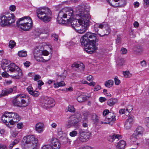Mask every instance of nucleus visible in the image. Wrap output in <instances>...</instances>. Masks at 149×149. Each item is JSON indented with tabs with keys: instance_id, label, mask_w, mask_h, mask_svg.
<instances>
[{
	"instance_id": "f257e3e1",
	"label": "nucleus",
	"mask_w": 149,
	"mask_h": 149,
	"mask_svg": "<svg viewBox=\"0 0 149 149\" xmlns=\"http://www.w3.org/2000/svg\"><path fill=\"white\" fill-rule=\"evenodd\" d=\"M98 41V40L96 38V35L90 32L86 33L81 37L80 40L81 45L85 47V51L90 54H92L97 49L95 43Z\"/></svg>"
},
{
	"instance_id": "f03ea898",
	"label": "nucleus",
	"mask_w": 149,
	"mask_h": 149,
	"mask_svg": "<svg viewBox=\"0 0 149 149\" xmlns=\"http://www.w3.org/2000/svg\"><path fill=\"white\" fill-rule=\"evenodd\" d=\"M76 16H79L80 18L77 19H73L72 17L71 19L68 21L67 22H70L72 27L76 31V29L81 26V25L82 24L83 22L87 19L86 16H89V7L88 6H79L76 10Z\"/></svg>"
},
{
	"instance_id": "7ed1b4c3",
	"label": "nucleus",
	"mask_w": 149,
	"mask_h": 149,
	"mask_svg": "<svg viewBox=\"0 0 149 149\" xmlns=\"http://www.w3.org/2000/svg\"><path fill=\"white\" fill-rule=\"evenodd\" d=\"M16 25L19 29L24 31L31 30L33 27V22L29 16H25L19 19L16 22Z\"/></svg>"
},
{
	"instance_id": "20e7f679",
	"label": "nucleus",
	"mask_w": 149,
	"mask_h": 149,
	"mask_svg": "<svg viewBox=\"0 0 149 149\" xmlns=\"http://www.w3.org/2000/svg\"><path fill=\"white\" fill-rule=\"evenodd\" d=\"M73 11L72 9L63 8L58 13L57 21L60 24H65L73 17Z\"/></svg>"
},
{
	"instance_id": "39448f33",
	"label": "nucleus",
	"mask_w": 149,
	"mask_h": 149,
	"mask_svg": "<svg viewBox=\"0 0 149 149\" xmlns=\"http://www.w3.org/2000/svg\"><path fill=\"white\" fill-rule=\"evenodd\" d=\"M36 13L38 18L44 22H48L51 20L52 13L48 8H39L37 9Z\"/></svg>"
},
{
	"instance_id": "423d86ee",
	"label": "nucleus",
	"mask_w": 149,
	"mask_h": 149,
	"mask_svg": "<svg viewBox=\"0 0 149 149\" xmlns=\"http://www.w3.org/2000/svg\"><path fill=\"white\" fill-rule=\"evenodd\" d=\"M94 29L95 31L98 33V34L101 37L108 35L111 31L108 24L105 22L95 24L94 25Z\"/></svg>"
},
{
	"instance_id": "0eeeda50",
	"label": "nucleus",
	"mask_w": 149,
	"mask_h": 149,
	"mask_svg": "<svg viewBox=\"0 0 149 149\" xmlns=\"http://www.w3.org/2000/svg\"><path fill=\"white\" fill-rule=\"evenodd\" d=\"M15 17L13 13H8L0 17V25L1 26H10L15 21Z\"/></svg>"
},
{
	"instance_id": "6e6552de",
	"label": "nucleus",
	"mask_w": 149,
	"mask_h": 149,
	"mask_svg": "<svg viewBox=\"0 0 149 149\" xmlns=\"http://www.w3.org/2000/svg\"><path fill=\"white\" fill-rule=\"evenodd\" d=\"M30 100L28 97L23 95L19 94L13 100V103L16 106L25 107L28 105L29 102H30Z\"/></svg>"
},
{
	"instance_id": "1a4fd4ad",
	"label": "nucleus",
	"mask_w": 149,
	"mask_h": 149,
	"mask_svg": "<svg viewBox=\"0 0 149 149\" xmlns=\"http://www.w3.org/2000/svg\"><path fill=\"white\" fill-rule=\"evenodd\" d=\"M81 118V115L77 113L70 116L66 123V125L67 127H75L78 125L79 122Z\"/></svg>"
},
{
	"instance_id": "9d476101",
	"label": "nucleus",
	"mask_w": 149,
	"mask_h": 149,
	"mask_svg": "<svg viewBox=\"0 0 149 149\" xmlns=\"http://www.w3.org/2000/svg\"><path fill=\"white\" fill-rule=\"evenodd\" d=\"M7 69H6L7 71H8L9 70L11 72H18V74L17 75L12 76L13 78L18 79L22 77V70L14 63H10V64L7 66Z\"/></svg>"
},
{
	"instance_id": "9b49d317",
	"label": "nucleus",
	"mask_w": 149,
	"mask_h": 149,
	"mask_svg": "<svg viewBox=\"0 0 149 149\" xmlns=\"http://www.w3.org/2000/svg\"><path fill=\"white\" fill-rule=\"evenodd\" d=\"M79 137L77 139L78 141L83 142L87 141L91 135L90 132L83 130H80Z\"/></svg>"
},
{
	"instance_id": "f8f14e48",
	"label": "nucleus",
	"mask_w": 149,
	"mask_h": 149,
	"mask_svg": "<svg viewBox=\"0 0 149 149\" xmlns=\"http://www.w3.org/2000/svg\"><path fill=\"white\" fill-rule=\"evenodd\" d=\"M90 15L88 16H86L85 20L83 22L82 24L81 25V26L76 29V31L79 33L82 34L84 33L87 30V28L89 26L90 23Z\"/></svg>"
},
{
	"instance_id": "ddd939ff",
	"label": "nucleus",
	"mask_w": 149,
	"mask_h": 149,
	"mask_svg": "<svg viewBox=\"0 0 149 149\" xmlns=\"http://www.w3.org/2000/svg\"><path fill=\"white\" fill-rule=\"evenodd\" d=\"M24 138V139H26V143L31 144L30 146L32 147V149H37L38 140L34 135H29L26 137Z\"/></svg>"
},
{
	"instance_id": "4468645a",
	"label": "nucleus",
	"mask_w": 149,
	"mask_h": 149,
	"mask_svg": "<svg viewBox=\"0 0 149 149\" xmlns=\"http://www.w3.org/2000/svg\"><path fill=\"white\" fill-rule=\"evenodd\" d=\"M1 120L6 125H8L9 124L13 125L12 123V120L10 117V113L8 112H6L1 117Z\"/></svg>"
},
{
	"instance_id": "2eb2a0df",
	"label": "nucleus",
	"mask_w": 149,
	"mask_h": 149,
	"mask_svg": "<svg viewBox=\"0 0 149 149\" xmlns=\"http://www.w3.org/2000/svg\"><path fill=\"white\" fill-rule=\"evenodd\" d=\"M116 116L115 114L112 113H109L108 117L105 119V121L107 122L104 123L105 124H109L112 125L116 120Z\"/></svg>"
},
{
	"instance_id": "dca6fc26",
	"label": "nucleus",
	"mask_w": 149,
	"mask_h": 149,
	"mask_svg": "<svg viewBox=\"0 0 149 149\" xmlns=\"http://www.w3.org/2000/svg\"><path fill=\"white\" fill-rule=\"evenodd\" d=\"M134 120V117L132 116H129L124 125V127L126 129H129L131 127Z\"/></svg>"
},
{
	"instance_id": "f3484780",
	"label": "nucleus",
	"mask_w": 149,
	"mask_h": 149,
	"mask_svg": "<svg viewBox=\"0 0 149 149\" xmlns=\"http://www.w3.org/2000/svg\"><path fill=\"white\" fill-rule=\"evenodd\" d=\"M51 143V147L52 149H59L61 146V144L58 140L55 138H53L50 141Z\"/></svg>"
},
{
	"instance_id": "a211bd4d",
	"label": "nucleus",
	"mask_w": 149,
	"mask_h": 149,
	"mask_svg": "<svg viewBox=\"0 0 149 149\" xmlns=\"http://www.w3.org/2000/svg\"><path fill=\"white\" fill-rule=\"evenodd\" d=\"M71 67L72 69H76V70L81 72L83 71L84 69V66L83 64L80 65L75 62L72 64Z\"/></svg>"
},
{
	"instance_id": "6ab92c4d",
	"label": "nucleus",
	"mask_w": 149,
	"mask_h": 149,
	"mask_svg": "<svg viewBox=\"0 0 149 149\" xmlns=\"http://www.w3.org/2000/svg\"><path fill=\"white\" fill-rule=\"evenodd\" d=\"M9 113L12 121L11 123L13 124V125L20 120L19 116L17 113L14 112Z\"/></svg>"
},
{
	"instance_id": "aec40b11",
	"label": "nucleus",
	"mask_w": 149,
	"mask_h": 149,
	"mask_svg": "<svg viewBox=\"0 0 149 149\" xmlns=\"http://www.w3.org/2000/svg\"><path fill=\"white\" fill-rule=\"evenodd\" d=\"M122 136L116 134H113L112 135H109L108 138V140L110 142H113L115 140H118L122 138Z\"/></svg>"
},
{
	"instance_id": "412c9836",
	"label": "nucleus",
	"mask_w": 149,
	"mask_h": 149,
	"mask_svg": "<svg viewBox=\"0 0 149 149\" xmlns=\"http://www.w3.org/2000/svg\"><path fill=\"white\" fill-rule=\"evenodd\" d=\"M144 131L143 128L141 126L138 127L133 134V136L137 135L139 137L142 136Z\"/></svg>"
},
{
	"instance_id": "4be33fe9",
	"label": "nucleus",
	"mask_w": 149,
	"mask_h": 149,
	"mask_svg": "<svg viewBox=\"0 0 149 149\" xmlns=\"http://www.w3.org/2000/svg\"><path fill=\"white\" fill-rule=\"evenodd\" d=\"M117 65L119 67L122 66L125 62V59L121 56H117L116 58Z\"/></svg>"
},
{
	"instance_id": "5701e85b",
	"label": "nucleus",
	"mask_w": 149,
	"mask_h": 149,
	"mask_svg": "<svg viewBox=\"0 0 149 149\" xmlns=\"http://www.w3.org/2000/svg\"><path fill=\"white\" fill-rule=\"evenodd\" d=\"M42 47L41 45L37 46L35 48L33 53L34 56H36V55H42Z\"/></svg>"
},
{
	"instance_id": "b1692460",
	"label": "nucleus",
	"mask_w": 149,
	"mask_h": 149,
	"mask_svg": "<svg viewBox=\"0 0 149 149\" xmlns=\"http://www.w3.org/2000/svg\"><path fill=\"white\" fill-rule=\"evenodd\" d=\"M126 145V142L123 140H121L118 142L116 146L118 149H124Z\"/></svg>"
},
{
	"instance_id": "393cba45",
	"label": "nucleus",
	"mask_w": 149,
	"mask_h": 149,
	"mask_svg": "<svg viewBox=\"0 0 149 149\" xmlns=\"http://www.w3.org/2000/svg\"><path fill=\"white\" fill-rule=\"evenodd\" d=\"M13 92V89L12 88L8 89H5L2 91L1 94H0V97L2 96H5L10 94Z\"/></svg>"
},
{
	"instance_id": "a878e982",
	"label": "nucleus",
	"mask_w": 149,
	"mask_h": 149,
	"mask_svg": "<svg viewBox=\"0 0 149 149\" xmlns=\"http://www.w3.org/2000/svg\"><path fill=\"white\" fill-rule=\"evenodd\" d=\"M126 2L125 0H119L118 3H116L115 4L111 3V5L113 6L117 7H124L126 4Z\"/></svg>"
},
{
	"instance_id": "bb28decb",
	"label": "nucleus",
	"mask_w": 149,
	"mask_h": 149,
	"mask_svg": "<svg viewBox=\"0 0 149 149\" xmlns=\"http://www.w3.org/2000/svg\"><path fill=\"white\" fill-rule=\"evenodd\" d=\"M44 125L41 123H39L36 125V130L39 133L42 132L43 130Z\"/></svg>"
},
{
	"instance_id": "cd10ccee",
	"label": "nucleus",
	"mask_w": 149,
	"mask_h": 149,
	"mask_svg": "<svg viewBox=\"0 0 149 149\" xmlns=\"http://www.w3.org/2000/svg\"><path fill=\"white\" fill-rule=\"evenodd\" d=\"M48 100L47 99V97H45L41 102V106L44 108L47 109L50 108L49 105V104Z\"/></svg>"
},
{
	"instance_id": "c85d7f7f",
	"label": "nucleus",
	"mask_w": 149,
	"mask_h": 149,
	"mask_svg": "<svg viewBox=\"0 0 149 149\" xmlns=\"http://www.w3.org/2000/svg\"><path fill=\"white\" fill-rule=\"evenodd\" d=\"M9 62L10 63V61L6 59H3L1 61V66L2 69L4 71H6L7 69L6 66L9 63Z\"/></svg>"
},
{
	"instance_id": "c756f323",
	"label": "nucleus",
	"mask_w": 149,
	"mask_h": 149,
	"mask_svg": "<svg viewBox=\"0 0 149 149\" xmlns=\"http://www.w3.org/2000/svg\"><path fill=\"white\" fill-rule=\"evenodd\" d=\"M118 102L116 98H111L109 99L107 102V104L110 106H112Z\"/></svg>"
},
{
	"instance_id": "7c9ffc66",
	"label": "nucleus",
	"mask_w": 149,
	"mask_h": 149,
	"mask_svg": "<svg viewBox=\"0 0 149 149\" xmlns=\"http://www.w3.org/2000/svg\"><path fill=\"white\" fill-rule=\"evenodd\" d=\"M47 99L48 101L49 104V105L50 107H54L55 105V101L54 99L51 97H47Z\"/></svg>"
},
{
	"instance_id": "2f4dec72",
	"label": "nucleus",
	"mask_w": 149,
	"mask_h": 149,
	"mask_svg": "<svg viewBox=\"0 0 149 149\" xmlns=\"http://www.w3.org/2000/svg\"><path fill=\"white\" fill-rule=\"evenodd\" d=\"M34 58L36 61L41 62H45L49 60L51 58L49 57L48 59H44L42 56H34Z\"/></svg>"
},
{
	"instance_id": "473e14b6",
	"label": "nucleus",
	"mask_w": 149,
	"mask_h": 149,
	"mask_svg": "<svg viewBox=\"0 0 149 149\" xmlns=\"http://www.w3.org/2000/svg\"><path fill=\"white\" fill-rule=\"evenodd\" d=\"M113 84V80H110L106 81L104 83L105 86L108 88H110Z\"/></svg>"
},
{
	"instance_id": "72a5a7b5",
	"label": "nucleus",
	"mask_w": 149,
	"mask_h": 149,
	"mask_svg": "<svg viewBox=\"0 0 149 149\" xmlns=\"http://www.w3.org/2000/svg\"><path fill=\"white\" fill-rule=\"evenodd\" d=\"M86 99V97L85 96L81 95L78 97L77 100L78 102H81L85 100Z\"/></svg>"
},
{
	"instance_id": "f704fd0d",
	"label": "nucleus",
	"mask_w": 149,
	"mask_h": 149,
	"mask_svg": "<svg viewBox=\"0 0 149 149\" xmlns=\"http://www.w3.org/2000/svg\"><path fill=\"white\" fill-rule=\"evenodd\" d=\"M92 119L94 123L96 125L98 122L99 119L98 116L95 113L92 115Z\"/></svg>"
},
{
	"instance_id": "c9c22d12",
	"label": "nucleus",
	"mask_w": 149,
	"mask_h": 149,
	"mask_svg": "<svg viewBox=\"0 0 149 149\" xmlns=\"http://www.w3.org/2000/svg\"><path fill=\"white\" fill-rule=\"evenodd\" d=\"M54 87L58 88L59 86H62L65 85V84L63 81H61L59 83H57L54 84Z\"/></svg>"
},
{
	"instance_id": "e433bc0d",
	"label": "nucleus",
	"mask_w": 149,
	"mask_h": 149,
	"mask_svg": "<svg viewBox=\"0 0 149 149\" xmlns=\"http://www.w3.org/2000/svg\"><path fill=\"white\" fill-rule=\"evenodd\" d=\"M18 56H27V52L24 50L19 51L18 53Z\"/></svg>"
},
{
	"instance_id": "4c0bfd02",
	"label": "nucleus",
	"mask_w": 149,
	"mask_h": 149,
	"mask_svg": "<svg viewBox=\"0 0 149 149\" xmlns=\"http://www.w3.org/2000/svg\"><path fill=\"white\" fill-rule=\"evenodd\" d=\"M16 45L15 42L13 40H10L9 43V47L11 49L13 48Z\"/></svg>"
},
{
	"instance_id": "58836bf2",
	"label": "nucleus",
	"mask_w": 149,
	"mask_h": 149,
	"mask_svg": "<svg viewBox=\"0 0 149 149\" xmlns=\"http://www.w3.org/2000/svg\"><path fill=\"white\" fill-rule=\"evenodd\" d=\"M67 111H69L71 112H75V109L74 106L69 105L67 109Z\"/></svg>"
},
{
	"instance_id": "ea45409f",
	"label": "nucleus",
	"mask_w": 149,
	"mask_h": 149,
	"mask_svg": "<svg viewBox=\"0 0 149 149\" xmlns=\"http://www.w3.org/2000/svg\"><path fill=\"white\" fill-rule=\"evenodd\" d=\"M123 74L125 78H129L130 77L132 74H131L128 71H125V72H123Z\"/></svg>"
},
{
	"instance_id": "a19ab883",
	"label": "nucleus",
	"mask_w": 149,
	"mask_h": 149,
	"mask_svg": "<svg viewBox=\"0 0 149 149\" xmlns=\"http://www.w3.org/2000/svg\"><path fill=\"white\" fill-rule=\"evenodd\" d=\"M121 42V37L120 35L117 36V38L116 39V43L117 45H119Z\"/></svg>"
},
{
	"instance_id": "79ce46f5",
	"label": "nucleus",
	"mask_w": 149,
	"mask_h": 149,
	"mask_svg": "<svg viewBox=\"0 0 149 149\" xmlns=\"http://www.w3.org/2000/svg\"><path fill=\"white\" fill-rule=\"evenodd\" d=\"M32 93H30V94L33 95V96L35 97H36L38 96L39 95V92L37 91H32Z\"/></svg>"
},
{
	"instance_id": "37998d69",
	"label": "nucleus",
	"mask_w": 149,
	"mask_h": 149,
	"mask_svg": "<svg viewBox=\"0 0 149 149\" xmlns=\"http://www.w3.org/2000/svg\"><path fill=\"white\" fill-rule=\"evenodd\" d=\"M143 51V48L142 47L139 46L137 47L136 52L138 54H140L142 53Z\"/></svg>"
},
{
	"instance_id": "c03bdc74",
	"label": "nucleus",
	"mask_w": 149,
	"mask_h": 149,
	"mask_svg": "<svg viewBox=\"0 0 149 149\" xmlns=\"http://www.w3.org/2000/svg\"><path fill=\"white\" fill-rule=\"evenodd\" d=\"M77 133L76 131H73L71 132H70V136L73 137H74L77 135Z\"/></svg>"
},
{
	"instance_id": "a18cd8bd",
	"label": "nucleus",
	"mask_w": 149,
	"mask_h": 149,
	"mask_svg": "<svg viewBox=\"0 0 149 149\" xmlns=\"http://www.w3.org/2000/svg\"><path fill=\"white\" fill-rule=\"evenodd\" d=\"M58 35L55 33H54L52 35V38L54 41H57L58 40Z\"/></svg>"
},
{
	"instance_id": "49530a36",
	"label": "nucleus",
	"mask_w": 149,
	"mask_h": 149,
	"mask_svg": "<svg viewBox=\"0 0 149 149\" xmlns=\"http://www.w3.org/2000/svg\"><path fill=\"white\" fill-rule=\"evenodd\" d=\"M133 109V107L132 105H128L126 108V110L129 112H131Z\"/></svg>"
},
{
	"instance_id": "de8ad7c7",
	"label": "nucleus",
	"mask_w": 149,
	"mask_h": 149,
	"mask_svg": "<svg viewBox=\"0 0 149 149\" xmlns=\"http://www.w3.org/2000/svg\"><path fill=\"white\" fill-rule=\"evenodd\" d=\"M114 80L115 83L116 85H118L120 83V81L118 79L117 77H115L114 78Z\"/></svg>"
},
{
	"instance_id": "09e8293b",
	"label": "nucleus",
	"mask_w": 149,
	"mask_h": 149,
	"mask_svg": "<svg viewBox=\"0 0 149 149\" xmlns=\"http://www.w3.org/2000/svg\"><path fill=\"white\" fill-rule=\"evenodd\" d=\"M139 136L137 135L133 136V134L132 135V136L131 137V140L133 141H135L138 138H139Z\"/></svg>"
},
{
	"instance_id": "8fccbe9b",
	"label": "nucleus",
	"mask_w": 149,
	"mask_h": 149,
	"mask_svg": "<svg viewBox=\"0 0 149 149\" xmlns=\"http://www.w3.org/2000/svg\"><path fill=\"white\" fill-rule=\"evenodd\" d=\"M143 5L146 8L149 6V0H143Z\"/></svg>"
},
{
	"instance_id": "3c124183",
	"label": "nucleus",
	"mask_w": 149,
	"mask_h": 149,
	"mask_svg": "<svg viewBox=\"0 0 149 149\" xmlns=\"http://www.w3.org/2000/svg\"><path fill=\"white\" fill-rule=\"evenodd\" d=\"M110 113H111L109 112V111L108 110L106 109L103 112V115L104 116H107V117H108V114Z\"/></svg>"
},
{
	"instance_id": "603ef678",
	"label": "nucleus",
	"mask_w": 149,
	"mask_h": 149,
	"mask_svg": "<svg viewBox=\"0 0 149 149\" xmlns=\"http://www.w3.org/2000/svg\"><path fill=\"white\" fill-rule=\"evenodd\" d=\"M83 115L84 116V119L85 120H86L88 118L89 115L90 113H89L87 112H85L83 113Z\"/></svg>"
},
{
	"instance_id": "864d4df0",
	"label": "nucleus",
	"mask_w": 149,
	"mask_h": 149,
	"mask_svg": "<svg viewBox=\"0 0 149 149\" xmlns=\"http://www.w3.org/2000/svg\"><path fill=\"white\" fill-rule=\"evenodd\" d=\"M127 52V49L125 48H122L121 49V53H122V54H124Z\"/></svg>"
},
{
	"instance_id": "5fc2aeb1",
	"label": "nucleus",
	"mask_w": 149,
	"mask_h": 149,
	"mask_svg": "<svg viewBox=\"0 0 149 149\" xmlns=\"http://www.w3.org/2000/svg\"><path fill=\"white\" fill-rule=\"evenodd\" d=\"M49 52L47 51V50H42V55L45 56H47L49 55Z\"/></svg>"
},
{
	"instance_id": "6e6d98bb",
	"label": "nucleus",
	"mask_w": 149,
	"mask_h": 149,
	"mask_svg": "<svg viewBox=\"0 0 149 149\" xmlns=\"http://www.w3.org/2000/svg\"><path fill=\"white\" fill-rule=\"evenodd\" d=\"M51 146L49 145H46L43 146L41 149H51Z\"/></svg>"
},
{
	"instance_id": "4d7b16f0",
	"label": "nucleus",
	"mask_w": 149,
	"mask_h": 149,
	"mask_svg": "<svg viewBox=\"0 0 149 149\" xmlns=\"http://www.w3.org/2000/svg\"><path fill=\"white\" fill-rule=\"evenodd\" d=\"M41 77L38 74L35 75L34 76V80L35 81H37L38 80L40 79Z\"/></svg>"
},
{
	"instance_id": "13d9d810",
	"label": "nucleus",
	"mask_w": 149,
	"mask_h": 149,
	"mask_svg": "<svg viewBox=\"0 0 149 149\" xmlns=\"http://www.w3.org/2000/svg\"><path fill=\"white\" fill-rule=\"evenodd\" d=\"M17 126L18 129H21L23 128V125L22 123H19L17 124Z\"/></svg>"
},
{
	"instance_id": "bf43d9fd",
	"label": "nucleus",
	"mask_w": 149,
	"mask_h": 149,
	"mask_svg": "<svg viewBox=\"0 0 149 149\" xmlns=\"http://www.w3.org/2000/svg\"><path fill=\"white\" fill-rule=\"evenodd\" d=\"M87 80L89 81H92L93 80V77L91 75H89L86 78Z\"/></svg>"
},
{
	"instance_id": "052dcab7",
	"label": "nucleus",
	"mask_w": 149,
	"mask_h": 149,
	"mask_svg": "<svg viewBox=\"0 0 149 149\" xmlns=\"http://www.w3.org/2000/svg\"><path fill=\"white\" fill-rule=\"evenodd\" d=\"M27 89L29 94L31 93H32V91H33V88L31 86H28V87L27 88Z\"/></svg>"
},
{
	"instance_id": "680f3d73",
	"label": "nucleus",
	"mask_w": 149,
	"mask_h": 149,
	"mask_svg": "<svg viewBox=\"0 0 149 149\" xmlns=\"http://www.w3.org/2000/svg\"><path fill=\"white\" fill-rule=\"evenodd\" d=\"M82 125L83 127H87L88 126V121L87 120L83 121Z\"/></svg>"
},
{
	"instance_id": "e2e57ef3",
	"label": "nucleus",
	"mask_w": 149,
	"mask_h": 149,
	"mask_svg": "<svg viewBox=\"0 0 149 149\" xmlns=\"http://www.w3.org/2000/svg\"><path fill=\"white\" fill-rule=\"evenodd\" d=\"M66 77V76L64 75H58V76L57 80H59L60 79H61V80H63Z\"/></svg>"
},
{
	"instance_id": "0e129e2a",
	"label": "nucleus",
	"mask_w": 149,
	"mask_h": 149,
	"mask_svg": "<svg viewBox=\"0 0 149 149\" xmlns=\"http://www.w3.org/2000/svg\"><path fill=\"white\" fill-rule=\"evenodd\" d=\"M61 142L64 144H66L67 142V139L66 137L63 138L61 140Z\"/></svg>"
},
{
	"instance_id": "69168bd1",
	"label": "nucleus",
	"mask_w": 149,
	"mask_h": 149,
	"mask_svg": "<svg viewBox=\"0 0 149 149\" xmlns=\"http://www.w3.org/2000/svg\"><path fill=\"white\" fill-rule=\"evenodd\" d=\"M101 88V87L99 85H97L94 88L95 91H97L98 90H100Z\"/></svg>"
},
{
	"instance_id": "338daca9",
	"label": "nucleus",
	"mask_w": 149,
	"mask_h": 149,
	"mask_svg": "<svg viewBox=\"0 0 149 149\" xmlns=\"http://www.w3.org/2000/svg\"><path fill=\"white\" fill-rule=\"evenodd\" d=\"M16 9V7L15 6L12 5L10 7V9L12 11H15Z\"/></svg>"
},
{
	"instance_id": "774afa93",
	"label": "nucleus",
	"mask_w": 149,
	"mask_h": 149,
	"mask_svg": "<svg viewBox=\"0 0 149 149\" xmlns=\"http://www.w3.org/2000/svg\"><path fill=\"white\" fill-rule=\"evenodd\" d=\"M5 71V72H3L2 73V76L4 77H7L8 76V74L6 72V71Z\"/></svg>"
}]
</instances>
